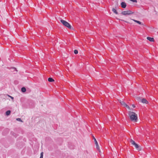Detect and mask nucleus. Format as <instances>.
I'll list each match as a JSON object with an SVG mask.
<instances>
[{"mask_svg": "<svg viewBox=\"0 0 158 158\" xmlns=\"http://www.w3.org/2000/svg\"><path fill=\"white\" fill-rule=\"evenodd\" d=\"M147 39L148 40H149V41H150L151 42L154 41V39L153 38L148 37H147Z\"/></svg>", "mask_w": 158, "mask_h": 158, "instance_id": "6e6552de", "label": "nucleus"}, {"mask_svg": "<svg viewBox=\"0 0 158 158\" xmlns=\"http://www.w3.org/2000/svg\"><path fill=\"white\" fill-rule=\"evenodd\" d=\"M11 69H13L14 70H16V69L15 68H14V67H12V68H11Z\"/></svg>", "mask_w": 158, "mask_h": 158, "instance_id": "aec40b11", "label": "nucleus"}, {"mask_svg": "<svg viewBox=\"0 0 158 158\" xmlns=\"http://www.w3.org/2000/svg\"><path fill=\"white\" fill-rule=\"evenodd\" d=\"M44 153L43 152H42L40 153V158H43Z\"/></svg>", "mask_w": 158, "mask_h": 158, "instance_id": "dca6fc26", "label": "nucleus"}, {"mask_svg": "<svg viewBox=\"0 0 158 158\" xmlns=\"http://www.w3.org/2000/svg\"><path fill=\"white\" fill-rule=\"evenodd\" d=\"M112 10L116 14H118V12L116 10L115 8H113L112 9Z\"/></svg>", "mask_w": 158, "mask_h": 158, "instance_id": "f8f14e48", "label": "nucleus"}, {"mask_svg": "<svg viewBox=\"0 0 158 158\" xmlns=\"http://www.w3.org/2000/svg\"><path fill=\"white\" fill-rule=\"evenodd\" d=\"M48 81L50 82H52L54 81V80L52 78L49 77L48 79Z\"/></svg>", "mask_w": 158, "mask_h": 158, "instance_id": "9b49d317", "label": "nucleus"}, {"mask_svg": "<svg viewBox=\"0 0 158 158\" xmlns=\"http://www.w3.org/2000/svg\"><path fill=\"white\" fill-rule=\"evenodd\" d=\"M8 96L10 97L12 99H14V98L11 96H10L9 95H8Z\"/></svg>", "mask_w": 158, "mask_h": 158, "instance_id": "6ab92c4d", "label": "nucleus"}, {"mask_svg": "<svg viewBox=\"0 0 158 158\" xmlns=\"http://www.w3.org/2000/svg\"><path fill=\"white\" fill-rule=\"evenodd\" d=\"M133 20L135 22L137 23H138L139 24L142 25H143V24L139 21L136 20H134V19Z\"/></svg>", "mask_w": 158, "mask_h": 158, "instance_id": "1a4fd4ad", "label": "nucleus"}, {"mask_svg": "<svg viewBox=\"0 0 158 158\" xmlns=\"http://www.w3.org/2000/svg\"><path fill=\"white\" fill-rule=\"evenodd\" d=\"M16 120L17 121H20L21 122H23L22 121V120L20 118H17L16 119Z\"/></svg>", "mask_w": 158, "mask_h": 158, "instance_id": "a211bd4d", "label": "nucleus"}, {"mask_svg": "<svg viewBox=\"0 0 158 158\" xmlns=\"http://www.w3.org/2000/svg\"><path fill=\"white\" fill-rule=\"evenodd\" d=\"M133 13H134V12L130 10L123 11L121 12V14L124 15H131Z\"/></svg>", "mask_w": 158, "mask_h": 158, "instance_id": "7ed1b4c3", "label": "nucleus"}, {"mask_svg": "<svg viewBox=\"0 0 158 158\" xmlns=\"http://www.w3.org/2000/svg\"><path fill=\"white\" fill-rule=\"evenodd\" d=\"M120 103L124 107H127V108H129V107L123 101H121L120 102Z\"/></svg>", "mask_w": 158, "mask_h": 158, "instance_id": "20e7f679", "label": "nucleus"}, {"mask_svg": "<svg viewBox=\"0 0 158 158\" xmlns=\"http://www.w3.org/2000/svg\"><path fill=\"white\" fill-rule=\"evenodd\" d=\"M21 91L23 92H25L26 91V88L25 87H22L21 88Z\"/></svg>", "mask_w": 158, "mask_h": 158, "instance_id": "4468645a", "label": "nucleus"}, {"mask_svg": "<svg viewBox=\"0 0 158 158\" xmlns=\"http://www.w3.org/2000/svg\"><path fill=\"white\" fill-rule=\"evenodd\" d=\"M130 142L131 143V144L133 145H134L136 143L132 139L131 140Z\"/></svg>", "mask_w": 158, "mask_h": 158, "instance_id": "ddd939ff", "label": "nucleus"}, {"mask_svg": "<svg viewBox=\"0 0 158 158\" xmlns=\"http://www.w3.org/2000/svg\"><path fill=\"white\" fill-rule=\"evenodd\" d=\"M10 113H11V111L10 110H8L6 112V114L7 116H8V115H10Z\"/></svg>", "mask_w": 158, "mask_h": 158, "instance_id": "9d476101", "label": "nucleus"}, {"mask_svg": "<svg viewBox=\"0 0 158 158\" xmlns=\"http://www.w3.org/2000/svg\"><path fill=\"white\" fill-rule=\"evenodd\" d=\"M121 5V7L123 8H125L127 6L126 3L124 2H122Z\"/></svg>", "mask_w": 158, "mask_h": 158, "instance_id": "39448f33", "label": "nucleus"}, {"mask_svg": "<svg viewBox=\"0 0 158 158\" xmlns=\"http://www.w3.org/2000/svg\"><path fill=\"white\" fill-rule=\"evenodd\" d=\"M129 115L131 121H134L135 122H137V115L135 112H130Z\"/></svg>", "mask_w": 158, "mask_h": 158, "instance_id": "f257e3e1", "label": "nucleus"}, {"mask_svg": "<svg viewBox=\"0 0 158 158\" xmlns=\"http://www.w3.org/2000/svg\"><path fill=\"white\" fill-rule=\"evenodd\" d=\"M60 22L64 26L69 29H71V26L70 24L67 21L61 19L60 20Z\"/></svg>", "mask_w": 158, "mask_h": 158, "instance_id": "f03ea898", "label": "nucleus"}, {"mask_svg": "<svg viewBox=\"0 0 158 158\" xmlns=\"http://www.w3.org/2000/svg\"><path fill=\"white\" fill-rule=\"evenodd\" d=\"M74 52L75 54H77L78 53V51L77 50H75Z\"/></svg>", "mask_w": 158, "mask_h": 158, "instance_id": "f3484780", "label": "nucleus"}, {"mask_svg": "<svg viewBox=\"0 0 158 158\" xmlns=\"http://www.w3.org/2000/svg\"><path fill=\"white\" fill-rule=\"evenodd\" d=\"M132 107H133V108H135V105H134L133 104V105H132Z\"/></svg>", "mask_w": 158, "mask_h": 158, "instance_id": "412c9836", "label": "nucleus"}, {"mask_svg": "<svg viewBox=\"0 0 158 158\" xmlns=\"http://www.w3.org/2000/svg\"><path fill=\"white\" fill-rule=\"evenodd\" d=\"M94 141L95 142V144H96V148L98 150H100V149L99 148H98V147H99V146L98 145V142H97L96 139H95V138L94 137Z\"/></svg>", "mask_w": 158, "mask_h": 158, "instance_id": "423d86ee", "label": "nucleus"}, {"mask_svg": "<svg viewBox=\"0 0 158 158\" xmlns=\"http://www.w3.org/2000/svg\"><path fill=\"white\" fill-rule=\"evenodd\" d=\"M141 102L143 103L147 104L148 103V102L145 99L143 98L141 100Z\"/></svg>", "mask_w": 158, "mask_h": 158, "instance_id": "0eeeda50", "label": "nucleus"}, {"mask_svg": "<svg viewBox=\"0 0 158 158\" xmlns=\"http://www.w3.org/2000/svg\"><path fill=\"white\" fill-rule=\"evenodd\" d=\"M134 146H135V148L136 149L138 148H139V146L136 143H135Z\"/></svg>", "mask_w": 158, "mask_h": 158, "instance_id": "2eb2a0df", "label": "nucleus"}]
</instances>
